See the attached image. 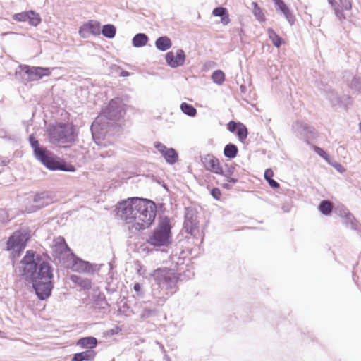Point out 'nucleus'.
<instances>
[{"label": "nucleus", "instance_id": "18", "mask_svg": "<svg viewBox=\"0 0 361 361\" xmlns=\"http://www.w3.org/2000/svg\"><path fill=\"white\" fill-rule=\"evenodd\" d=\"M97 345V340L94 337L89 336L80 338L77 341V345L82 348H89L88 350H93Z\"/></svg>", "mask_w": 361, "mask_h": 361}, {"label": "nucleus", "instance_id": "8", "mask_svg": "<svg viewBox=\"0 0 361 361\" xmlns=\"http://www.w3.org/2000/svg\"><path fill=\"white\" fill-rule=\"evenodd\" d=\"M329 4L334 8L335 15L340 20H343L346 18L345 12L350 11L352 8L351 0H328Z\"/></svg>", "mask_w": 361, "mask_h": 361}, {"label": "nucleus", "instance_id": "9", "mask_svg": "<svg viewBox=\"0 0 361 361\" xmlns=\"http://www.w3.org/2000/svg\"><path fill=\"white\" fill-rule=\"evenodd\" d=\"M204 168L216 174L223 175V167L218 158L212 154H207L202 159Z\"/></svg>", "mask_w": 361, "mask_h": 361}, {"label": "nucleus", "instance_id": "11", "mask_svg": "<svg viewBox=\"0 0 361 361\" xmlns=\"http://www.w3.org/2000/svg\"><path fill=\"white\" fill-rule=\"evenodd\" d=\"M24 71L29 76L30 80H37L41 79L43 76H48L51 74V71L49 68L30 67L26 66L24 68Z\"/></svg>", "mask_w": 361, "mask_h": 361}, {"label": "nucleus", "instance_id": "39", "mask_svg": "<svg viewBox=\"0 0 361 361\" xmlns=\"http://www.w3.org/2000/svg\"><path fill=\"white\" fill-rule=\"evenodd\" d=\"M285 17L286 18V19L289 21V23L290 24H293L294 21H295V18L293 16V15L291 13V12L290 11V10H288V13H283Z\"/></svg>", "mask_w": 361, "mask_h": 361}, {"label": "nucleus", "instance_id": "33", "mask_svg": "<svg viewBox=\"0 0 361 361\" xmlns=\"http://www.w3.org/2000/svg\"><path fill=\"white\" fill-rule=\"evenodd\" d=\"M30 141L32 147L34 149L35 157L38 155L40 152H42L44 149V148L40 147L38 141L35 140L32 136L30 137Z\"/></svg>", "mask_w": 361, "mask_h": 361}, {"label": "nucleus", "instance_id": "29", "mask_svg": "<svg viewBox=\"0 0 361 361\" xmlns=\"http://www.w3.org/2000/svg\"><path fill=\"white\" fill-rule=\"evenodd\" d=\"M180 109L183 113L190 116H195L197 114V110L191 104L183 102L180 105Z\"/></svg>", "mask_w": 361, "mask_h": 361}, {"label": "nucleus", "instance_id": "14", "mask_svg": "<svg viewBox=\"0 0 361 361\" xmlns=\"http://www.w3.org/2000/svg\"><path fill=\"white\" fill-rule=\"evenodd\" d=\"M53 251L59 257H61L70 252L71 250L66 244L65 239L63 237H58L54 240Z\"/></svg>", "mask_w": 361, "mask_h": 361}, {"label": "nucleus", "instance_id": "4", "mask_svg": "<svg viewBox=\"0 0 361 361\" xmlns=\"http://www.w3.org/2000/svg\"><path fill=\"white\" fill-rule=\"evenodd\" d=\"M171 226L168 217L159 219L157 228L152 232L147 243L155 247L167 246L171 243Z\"/></svg>", "mask_w": 361, "mask_h": 361}, {"label": "nucleus", "instance_id": "15", "mask_svg": "<svg viewBox=\"0 0 361 361\" xmlns=\"http://www.w3.org/2000/svg\"><path fill=\"white\" fill-rule=\"evenodd\" d=\"M212 15L216 17H220V23L223 25H228L230 22V16L228 10L224 7H216L212 11Z\"/></svg>", "mask_w": 361, "mask_h": 361}, {"label": "nucleus", "instance_id": "30", "mask_svg": "<svg viewBox=\"0 0 361 361\" xmlns=\"http://www.w3.org/2000/svg\"><path fill=\"white\" fill-rule=\"evenodd\" d=\"M235 168L231 166L225 173H223V175L226 177V180L231 183L235 184L238 182V178L234 176Z\"/></svg>", "mask_w": 361, "mask_h": 361}, {"label": "nucleus", "instance_id": "12", "mask_svg": "<svg viewBox=\"0 0 361 361\" xmlns=\"http://www.w3.org/2000/svg\"><path fill=\"white\" fill-rule=\"evenodd\" d=\"M88 32L94 35H99L101 33L100 23L97 20H89L83 24L80 28V35L85 37Z\"/></svg>", "mask_w": 361, "mask_h": 361}, {"label": "nucleus", "instance_id": "42", "mask_svg": "<svg viewBox=\"0 0 361 361\" xmlns=\"http://www.w3.org/2000/svg\"><path fill=\"white\" fill-rule=\"evenodd\" d=\"M133 289H134L135 291L138 293L141 290V286H140V285L138 283H136L134 284Z\"/></svg>", "mask_w": 361, "mask_h": 361}, {"label": "nucleus", "instance_id": "23", "mask_svg": "<svg viewBox=\"0 0 361 361\" xmlns=\"http://www.w3.org/2000/svg\"><path fill=\"white\" fill-rule=\"evenodd\" d=\"M238 152V147L235 145L228 144L224 147V154L226 157L233 159L236 157Z\"/></svg>", "mask_w": 361, "mask_h": 361}, {"label": "nucleus", "instance_id": "19", "mask_svg": "<svg viewBox=\"0 0 361 361\" xmlns=\"http://www.w3.org/2000/svg\"><path fill=\"white\" fill-rule=\"evenodd\" d=\"M161 275L159 279V283H174L177 281V277L176 274L171 270L164 269L160 271Z\"/></svg>", "mask_w": 361, "mask_h": 361}, {"label": "nucleus", "instance_id": "36", "mask_svg": "<svg viewBox=\"0 0 361 361\" xmlns=\"http://www.w3.org/2000/svg\"><path fill=\"white\" fill-rule=\"evenodd\" d=\"M313 149H314V151L317 154H319L320 157L324 158L325 160H328L329 159L328 154L325 151H324L322 148H320V147H319L317 146H314Z\"/></svg>", "mask_w": 361, "mask_h": 361}, {"label": "nucleus", "instance_id": "5", "mask_svg": "<svg viewBox=\"0 0 361 361\" xmlns=\"http://www.w3.org/2000/svg\"><path fill=\"white\" fill-rule=\"evenodd\" d=\"M36 157L49 169L61 170L64 171H75V168L71 164H67L60 158L55 156L51 152L44 149Z\"/></svg>", "mask_w": 361, "mask_h": 361}, {"label": "nucleus", "instance_id": "22", "mask_svg": "<svg viewBox=\"0 0 361 361\" xmlns=\"http://www.w3.org/2000/svg\"><path fill=\"white\" fill-rule=\"evenodd\" d=\"M148 42V37L145 34H137L133 39V44L136 47H143Z\"/></svg>", "mask_w": 361, "mask_h": 361}, {"label": "nucleus", "instance_id": "1", "mask_svg": "<svg viewBox=\"0 0 361 361\" xmlns=\"http://www.w3.org/2000/svg\"><path fill=\"white\" fill-rule=\"evenodd\" d=\"M116 210L129 229L137 231L149 228L157 215L155 203L140 197H128L118 202Z\"/></svg>", "mask_w": 361, "mask_h": 361}, {"label": "nucleus", "instance_id": "32", "mask_svg": "<svg viewBox=\"0 0 361 361\" xmlns=\"http://www.w3.org/2000/svg\"><path fill=\"white\" fill-rule=\"evenodd\" d=\"M237 135L240 141H243L247 138V129L242 123H238V128L237 130Z\"/></svg>", "mask_w": 361, "mask_h": 361}, {"label": "nucleus", "instance_id": "31", "mask_svg": "<svg viewBox=\"0 0 361 361\" xmlns=\"http://www.w3.org/2000/svg\"><path fill=\"white\" fill-rule=\"evenodd\" d=\"M212 78L214 82L221 84L225 80V74L222 71L217 70L213 73Z\"/></svg>", "mask_w": 361, "mask_h": 361}, {"label": "nucleus", "instance_id": "40", "mask_svg": "<svg viewBox=\"0 0 361 361\" xmlns=\"http://www.w3.org/2000/svg\"><path fill=\"white\" fill-rule=\"evenodd\" d=\"M269 183V185L273 188H279V184L276 181L274 180V179H272V178H270V179H266Z\"/></svg>", "mask_w": 361, "mask_h": 361}, {"label": "nucleus", "instance_id": "10", "mask_svg": "<svg viewBox=\"0 0 361 361\" xmlns=\"http://www.w3.org/2000/svg\"><path fill=\"white\" fill-rule=\"evenodd\" d=\"M185 59V54L182 49H178L176 52L169 51L166 55V61L171 67L176 68L182 66Z\"/></svg>", "mask_w": 361, "mask_h": 361}, {"label": "nucleus", "instance_id": "35", "mask_svg": "<svg viewBox=\"0 0 361 361\" xmlns=\"http://www.w3.org/2000/svg\"><path fill=\"white\" fill-rule=\"evenodd\" d=\"M276 5L278 6L279 8L281 11L283 13H288V7L286 5V4L283 1V0H274Z\"/></svg>", "mask_w": 361, "mask_h": 361}, {"label": "nucleus", "instance_id": "24", "mask_svg": "<svg viewBox=\"0 0 361 361\" xmlns=\"http://www.w3.org/2000/svg\"><path fill=\"white\" fill-rule=\"evenodd\" d=\"M101 32L104 37L111 39L114 37L116 29L114 25L108 24L103 26Z\"/></svg>", "mask_w": 361, "mask_h": 361}, {"label": "nucleus", "instance_id": "28", "mask_svg": "<svg viewBox=\"0 0 361 361\" xmlns=\"http://www.w3.org/2000/svg\"><path fill=\"white\" fill-rule=\"evenodd\" d=\"M28 13L29 18H27V20L30 25L37 26L41 23V18L39 13L33 11H28Z\"/></svg>", "mask_w": 361, "mask_h": 361}, {"label": "nucleus", "instance_id": "34", "mask_svg": "<svg viewBox=\"0 0 361 361\" xmlns=\"http://www.w3.org/2000/svg\"><path fill=\"white\" fill-rule=\"evenodd\" d=\"M27 18H29L28 11L16 13L13 16V19L18 22H25L27 20Z\"/></svg>", "mask_w": 361, "mask_h": 361}, {"label": "nucleus", "instance_id": "38", "mask_svg": "<svg viewBox=\"0 0 361 361\" xmlns=\"http://www.w3.org/2000/svg\"><path fill=\"white\" fill-rule=\"evenodd\" d=\"M228 130L232 133L238 128V123L233 121H230L227 125Z\"/></svg>", "mask_w": 361, "mask_h": 361}, {"label": "nucleus", "instance_id": "7", "mask_svg": "<svg viewBox=\"0 0 361 361\" xmlns=\"http://www.w3.org/2000/svg\"><path fill=\"white\" fill-rule=\"evenodd\" d=\"M123 109L121 106L120 100L116 99H111L108 105L102 110L101 116L106 119L117 120L123 116Z\"/></svg>", "mask_w": 361, "mask_h": 361}, {"label": "nucleus", "instance_id": "37", "mask_svg": "<svg viewBox=\"0 0 361 361\" xmlns=\"http://www.w3.org/2000/svg\"><path fill=\"white\" fill-rule=\"evenodd\" d=\"M211 195H212V197L217 200H219L221 197V190L217 188H214L211 191Z\"/></svg>", "mask_w": 361, "mask_h": 361}, {"label": "nucleus", "instance_id": "20", "mask_svg": "<svg viewBox=\"0 0 361 361\" xmlns=\"http://www.w3.org/2000/svg\"><path fill=\"white\" fill-rule=\"evenodd\" d=\"M156 47L160 51H166L172 46L171 39L166 36L159 37L155 42Z\"/></svg>", "mask_w": 361, "mask_h": 361}, {"label": "nucleus", "instance_id": "44", "mask_svg": "<svg viewBox=\"0 0 361 361\" xmlns=\"http://www.w3.org/2000/svg\"><path fill=\"white\" fill-rule=\"evenodd\" d=\"M1 334V331H0V334Z\"/></svg>", "mask_w": 361, "mask_h": 361}, {"label": "nucleus", "instance_id": "17", "mask_svg": "<svg viewBox=\"0 0 361 361\" xmlns=\"http://www.w3.org/2000/svg\"><path fill=\"white\" fill-rule=\"evenodd\" d=\"M184 226L186 231L191 235H195L198 231V221H197L196 217H186Z\"/></svg>", "mask_w": 361, "mask_h": 361}, {"label": "nucleus", "instance_id": "6", "mask_svg": "<svg viewBox=\"0 0 361 361\" xmlns=\"http://www.w3.org/2000/svg\"><path fill=\"white\" fill-rule=\"evenodd\" d=\"M30 238L29 231H16L6 243L7 250H17L20 253L23 250ZM19 255V254H18Z\"/></svg>", "mask_w": 361, "mask_h": 361}, {"label": "nucleus", "instance_id": "25", "mask_svg": "<svg viewBox=\"0 0 361 361\" xmlns=\"http://www.w3.org/2000/svg\"><path fill=\"white\" fill-rule=\"evenodd\" d=\"M252 5L253 6V14L256 18L260 22H264L266 18L263 10L259 6L257 2H252Z\"/></svg>", "mask_w": 361, "mask_h": 361}, {"label": "nucleus", "instance_id": "16", "mask_svg": "<svg viewBox=\"0 0 361 361\" xmlns=\"http://www.w3.org/2000/svg\"><path fill=\"white\" fill-rule=\"evenodd\" d=\"M96 352L94 350H87L83 352L75 353L71 361H92L95 356Z\"/></svg>", "mask_w": 361, "mask_h": 361}, {"label": "nucleus", "instance_id": "21", "mask_svg": "<svg viewBox=\"0 0 361 361\" xmlns=\"http://www.w3.org/2000/svg\"><path fill=\"white\" fill-rule=\"evenodd\" d=\"M267 34L269 39L271 40L275 47H279L282 44H284L283 39L281 38L273 29L269 28L267 30Z\"/></svg>", "mask_w": 361, "mask_h": 361}, {"label": "nucleus", "instance_id": "43", "mask_svg": "<svg viewBox=\"0 0 361 361\" xmlns=\"http://www.w3.org/2000/svg\"><path fill=\"white\" fill-rule=\"evenodd\" d=\"M223 188L228 189L229 188V185L227 183H226V184L223 185Z\"/></svg>", "mask_w": 361, "mask_h": 361}, {"label": "nucleus", "instance_id": "13", "mask_svg": "<svg viewBox=\"0 0 361 361\" xmlns=\"http://www.w3.org/2000/svg\"><path fill=\"white\" fill-rule=\"evenodd\" d=\"M155 147L159 152L161 153L166 161L169 164H174L178 160V154L175 149L172 148H167L161 143L155 145Z\"/></svg>", "mask_w": 361, "mask_h": 361}, {"label": "nucleus", "instance_id": "41", "mask_svg": "<svg viewBox=\"0 0 361 361\" xmlns=\"http://www.w3.org/2000/svg\"><path fill=\"white\" fill-rule=\"evenodd\" d=\"M274 176V171L271 169H267L264 172V178L270 179Z\"/></svg>", "mask_w": 361, "mask_h": 361}, {"label": "nucleus", "instance_id": "26", "mask_svg": "<svg viewBox=\"0 0 361 361\" xmlns=\"http://www.w3.org/2000/svg\"><path fill=\"white\" fill-rule=\"evenodd\" d=\"M333 209L332 203L329 200H323L321 202L319 209L324 215H329Z\"/></svg>", "mask_w": 361, "mask_h": 361}, {"label": "nucleus", "instance_id": "3", "mask_svg": "<svg viewBox=\"0 0 361 361\" xmlns=\"http://www.w3.org/2000/svg\"><path fill=\"white\" fill-rule=\"evenodd\" d=\"M76 137L75 127L72 123H57L49 130L50 141L63 147L71 146Z\"/></svg>", "mask_w": 361, "mask_h": 361}, {"label": "nucleus", "instance_id": "2", "mask_svg": "<svg viewBox=\"0 0 361 361\" xmlns=\"http://www.w3.org/2000/svg\"><path fill=\"white\" fill-rule=\"evenodd\" d=\"M21 263L23 275L32 279L39 298L44 300L48 298L53 287V274L49 263L31 250L26 252Z\"/></svg>", "mask_w": 361, "mask_h": 361}, {"label": "nucleus", "instance_id": "27", "mask_svg": "<svg viewBox=\"0 0 361 361\" xmlns=\"http://www.w3.org/2000/svg\"><path fill=\"white\" fill-rule=\"evenodd\" d=\"M48 199V195L46 193L43 192L36 195L34 198V202L38 204V207H41L49 204Z\"/></svg>", "mask_w": 361, "mask_h": 361}]
</instances>
